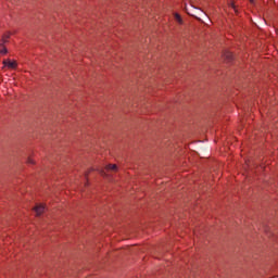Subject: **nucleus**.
I'll use <instances>...</instances> for the list:
<instances>
[{"label":"nucleus","instance_id":"nucleus-10","mask_svg":"<svg viewBox=\"0 0 278 278\" xmlns=\"http://www.w3.org/2000/svg\"><path fill=\"white\" fill-rule=\"evenodd\" d=\"M250 3H254V0H250Z\"/></svg>","mask_w":278,"mask_h":278},{"label":"nucleus","instance_id":"nucleus-4","mask_svg":"<svg viewBox=\"0 0 278 278\" xmlns=\"http://www.w3.org/2000/svg\"><path fill=\"white\" fill-rule=\"evenodd\" d=\"M45 210H46L45 204H37L35 206V212H36L37 216H40L41 214H45Z\"/></svg>","mask_w":278,"mask_h":278},{"label":"nucleus","instance_id":"nucleus-5","mask_svg":"<svg viewBox=\"0 0 278 278\" xmlns=\"http://www.w3.org/2000/svg\"><path fill=\"white\" fill-rule=\"evenodd\" d=\"M223 58L224 60H226V62H231L233 60V53L225 51Z\"/></svg>","mask_w":278,"mask_h":278},{"label":"nucleus","instance_id":"nucleus-6","mask_svg":"<svg viewBox=\"0 0 278 278\" xmlns=\"http://www.w3.org/2000/svg\"><path fill=\"white\" fill-rule=\"evenodd\" d=\"M175 20L177 21V23H179V25L184 23V20H181V15H179V13H175Z\"/></svg>","mask_w":278,"mask_h":278},{"label":"nucleus","instance_id":"nucleus-9","mask_svg":"<svg viewBox=\"0 0 278 278\" xmlns=\"http://www.w3.org/2000/svg\"><path fill=\"white\" fill-rule=\"evenodd\" d=\"M230 5H231L232 10H235V12H236V4L231 3Z\"/></svg>","mask_w":278,"mask_h":278},{"label":"nucleus","instance_id":"nucleus-7","mask_svg":"<svg viewBox=\"0 0 278 278\" xmlns=\"http://www.w3.org/2000/svg\"><path fill=\"white\" fill-rule=\"evenodd\" d=\"M8 53V48H5L4 46L0 47V55H7Z\"/></svg>","mask_w":278,"mask_h":278},{"label":"nucleus","instance_id":"nucleus-8","mask_svg":"<svg viewBox=\"0 0 278 278\" xmlns=\"http://www.w3.org/2000/svg\"><path fill=\"white\" fill-rule=\"evenodd\" d=\"M28 164H36V161L34 160V157L29 156L27 160Z\"/></svg>","mask_w":278,"mask_h":278},{"label":"nucleus","instance_id":"nucleus-3","mask_svg":"<svg viewBox=\"0 0 278 278\" xmlns=\"http://www.w3.org/2000/svg\"><path fill=\"white\" fill-rule=\"evenodd\" d=\"M14 33L12 31H7L2 35V38L0 40V47H3L5 42H9L10 38L13 36Z\"/></svg>","mask_w":278,"mask_h":278},{"label":"nucleus","instance_id":"nucleus-1","mask_svg":"<svg viewBox=\"0 0 278 278\" xmlns=\"http://www.w3.org/2000/svg\"><path fill=\"white\" fill-rule=\"evenodd\" d=\"M117 170L118 166H116V164H109L100 172V175H102V177H110L112 173H116Z\"/></svg>","mask_w":278,"mask_h":278},{"label":"nucleus","instance_id":"nucleus-2","mask_svg":"<svg viewBox=\"0 0 278 278\" xmlns=\"http://www.w3.org/2000/svg\"><path fill=\"white\" fill-rule=\"evenodd\" d=\"M2 64L4 68H9L10 71H16V68H18V63L16 60L5 59L3 60Z\"/></svg>","mask_w":278,"mask_h":278}]
</instances>
